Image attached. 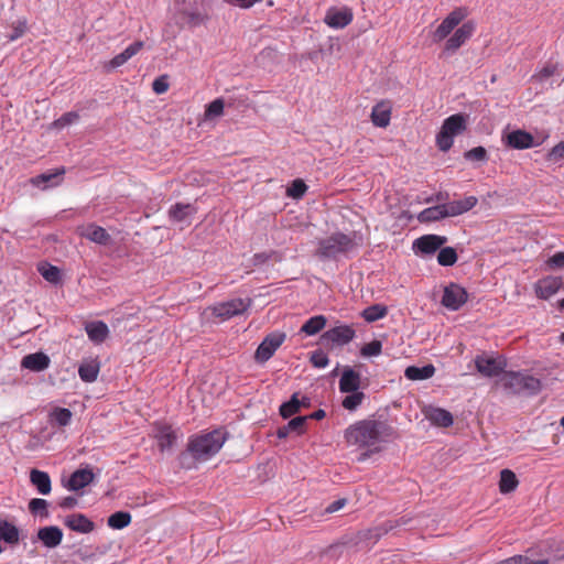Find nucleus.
I'll return each mask as SVG.
<instances>
[{"mask_svg": "<svg viewBox=\"0 0 564 564\" xmlns=\"http://www.w3.org/2000/svg\"><path fill=\"white\" fill-rule=\"evenodd\" d=\"M50 416L58 426H66L70 423L73 413L67 408H55L51 412Z\"/></svg>", "mask_w": 564, "mask_h": 564, "instance_id": "obj_43", "label": "nucleus"}, {"mask_svg": "<svg viewBox=\"0 0 564 564\" xmlns=\"http://www.w3.org/2000/svg\"><path fill=\"white\" fill-rule=\"evenodd\" d=\"M307 422V416H295L289 421L286 424L290 433L295 432L297 435H302L305 433V425Z\"/></svg>", "mask_w": 564, "mask_h": 564, "instance_id": "obj_54", "label": "nucleus"}, {"mask_svg": "<svg viewBox=\"0 0 564 564\" xmlns=\"http://www.w3.org/2000/svg\"><path fill=\"white\" fill-rule=\"evenodd\" d=\"M557 72V64L547 63L538 73L532 76V79L538 82H545Z\"/></svg>", "mask_w": 564, "mask_h": 564, "instance_id": "obj_51", "label": "nucleus"}, {"mask_svg": "<svg viewBox=\"0 0 564 564\" xmlns=\"http://www.w3.org/2000/svg\"><path fill=\"white\" fill-rule=\"evenodd\" d=\"M411 521L410 518L403 516L397 520H387L384 521L386 525H391V531L398 527L406 525Z\"/></svg>", "mask_w": 564, "mask_h": 564, "instance_id": "obj_63", "label": "nucleus"}, {"mask_svg": "<svg viewBox=\"0 0 564 564\" xmlns=\"http://www.w3.org/2000/svg\"><path fill=\"white\" fill-rule=\"evenodd\" d=\"M26 30V23L25 22H19L17 25L12 28V32L8 35L9 41H15L20 39Z\"/></svg>", "mask_w": 564, "mask_h": 564, "instance_id": "obj_58", "label": "nucleus"}, {"mask_svg": "<svg viewBox=\"0 0 564 564\" xmlns=\"http://www.w3.org/2000/svg\"><path fill=\"white\" fill-rule=\"evenodd\" d=\"M86 333L94 343H102L109 334V328L102 321L90 322L86 325Z\"/></svg>", "mask_w": 564, "mask_h": 564, "instance_id": "obj_32", "label": "nucleus"}, {"mask_svg": "<svg viewBox=\"0 0 564 564\" xmlns=\"http://www.w3.org/2000/svg\"><path fill=\"white\" fill-rule=\"evenodd\" d=\"M361 384V377L354 368L346 366L339 379V391L343 393L358 391Z\"/></svg>", "mask_w": 564, "mask_h": 564, "instance_id": "obj_22", "label": "nucleus"}, {"mask_svg": "<svg viewBox=\"0 0 564 564\" xmlns=\"http://www.w3.org/2000/svg\"><path fill=\"white\" fill-rule=\"evenodd\" d=\"M388 314V307L383 304H372L361 311L360 316L368 323L377 322Z\"/></svg>", "mask_w": 564, "mask_h": 564, "instance_id": "obj_38", "label": "nucleus"}, {"mask_svg": "<svg viewBox=\"0 0 564 564\" xmlns=\"http://www.w3.org/2000/svg\"><path fill=\"white\" fill-rule=\"evenodd\" d=\"M143 45V41H135L131 43L126 50H123L121 53L117 54L113 58L110 59L108 67L115 69L123 65L132 56L139 53L142 50Z\"/></svg>", "mask_w": 564, "mask_h": 564, "instance_id": "obj_28", "label": "nucleus"}, {"mask_svg": "<svg viewBox=\"0 0 564 564\" xmlns=\"http://www.w3.org/2000/svg\"><path fill=\"white\" fill-rule=\"evenodd\" d=\"M78 503V500L77 498L73 497V496H67V497H64L59 502H58V506L62 508V509H73L77 506Z\"/></svg>", "mask_w": 564, "mask_h": 564, "instance_id": "obj_60", "label": "nucleus"}, {"mask_svg": "<svg viewBox=\"0 0 564 564\" xmlns=\"http://www.w3.org/2000/svg\"><path fill=\"white\" fill-rule=\"evenodd\" d=\"M382 351V343L378 339H373L370 343L365 344L361 349L360 354L364 357H375L379 356Z\"/></svg>", "mask_w": 564, "mask_h": 564, "instance_id": "obj_48", "label": "nucleus"}, {"mask_svg": "<svg viewBox=\"0 0 564 564\" xmlns=\"http://www.w3.org/2000/svg\"><path fill=\"white\" fill-rule=\"evenodd\" d=\"M468 301V293L462 285L451 282L444 288L442 305L451 311H458Z\"/></svg>", "mask_w": 564, "mask_h": 564, "instance_id": "obj_12", "label": "nucleus"}, {"mask_svg": "<svg viewBox=\"0 0 564 564\" xmlns=\"http://www.w3.org/2000/svg\"><path fill=\"white\" fill-rule=\"evenodd\" d=\"M468 15L466 7L454 9L434 31V42H441L446 39L451 32Z\"/></svg>", "mask_w": 564, "mask_h": 564, "instance_id": "obj_11", "label": "nucleus"}, {"mask_svg": "<svg viewBox=\"0 0 564 564\" xmlns=\"http://www.w3.org/2000/svg\"><path fill=\"white\" fill-rule=\"evenodd\" d=\"M82 236L101 246H108L111 242V236L107 230L96 224H88L84 228Z\"/></svg>", "mask_w": 564, "mask_h": 564, "instance_id": "obj_26", "label": "nucleus"}, {"mask_svg": "<svg viewBox=\"0 0 564 564\" xmlns=\"http://www.w3.org/2000/svg\"><path fill=\"white\" fill-rule=\"evenodd\" d=\"M458 254L453 247H441L437 254V262L442 267H452L457 262Z\"/></svg>", "mask_w": 564, "mask_h": 564, "instance_id": "obj_42", "label": "nucleus"}, {"mask_svg": "<svg viewBox=\"0 0 564 564\" xmlns=\"http://www.w3.org/2000/svg\"><path fill=\"white\" fill-rule=\"evenodd\" d=\"M307 420H316L319 421L326 416V412L323 409H318L314 411L312 414L306 415Z\"/></svg>", "mask_w": 564, "mask_h": 564, "instance_id": "obj_64", "label": "nucleus"}, {"mask_svg": "<svg viewBox=\"0 0 564 564\" xmlns=\"http://www.w3.org/2000/svg\"><path fill=\"white\" fill-rule=\"evenodd\" d=\"M447 217L446 208L443 204L427 207L419 213L417 220L422 224L433 223Z\"/></svg>", "mask_w": 564, "mask_h": 564, "instance_id": "obj_33", "label": "nucleus"}, {"mask_svg": "<svg viewBox=\"0 0 564 564\" xmlns=\"http://www.w3.org/2000/svg\"><path fill=\"white\" fill-rule=\"evenodd\" d=\"M547 264L552 268L564 269V252L560 251L553 254Z\"/></svg>", "mask_w": 564, "mask_h": 564, "instance_id": "obj_59", "label": "nucleus"}, {"mask_svg": "<svg viewBox=\"0 0 564 564\" xmlns=\"http://www.w3.org/2000/svg\"><path fill=\"white\" fill-rule=\"evenodd\" d=\"M95 479V474L93 469L87 466L86 468L76 469L68 478V480L64 484V486L69 491H78L89 484H91Z\"/></svg>", "mask_w": 564, "mask_h": 564, "instance_id": "obj_18", "label": "nucleus"}, {"mask_svg": "<svg viewBox=\"0 0 564 564\" xmlns=\"http://www.w3.org/2000/svg\"><path fill=\"white\" fill-rule=\"evenodd\" d=\"M518 485V478L512 470L506 468L500 471L499 490L501 494L514 491Z\"/></svg>", "mask_w": 564, "mask_h": 564, "instance_id": "obj_37", "label": "nucleus"}, {"mask_svg": "<svg viewBox=\"0 0 564 564\" xmlns=\"http://www.w3.org/2000/svg\"><path fill=\"white\" fill-rule=\"evenodd\" d=\"M286 334L283 332H272L268 334L258 346L254 352V360L258 364H264L276 351V349L284 343Z\"/></svg>", "mask_w": 564, "mask_h": 564, "instance_id": "obj_8", "label": "nucleus"}, {"mask_svg": "<svg viewBox=\"0 0 564 564\" xmlns=\"http://www.w3.org/2000/svg\"><path fill=\"white\" fill-rule=\"evenodd\" d=\"M391 531V525H386L384 522L378 527L360 530L351 536H345L340 542L333 543L326 547L322 554L337 558L341 555L340 549L343 546H358L360 543L371 541L372 544L377 543L383 535Z\"/></svg>", "mask_w": 564, "mask_h": 564, "instance_id": "obj_4", "label": "nucleus"}, {"mask_svg": "<svg viewBox=\"0 0 564 564\" xmlns=\"http://www.w3.org/2000/svg\"><path fill=\"white\" fill-rule=\"evenodd\" d=\"M549 162H558L564 159V141L558 142L554 145L545 156Z\"/></svg>", "mask_w": 564, "mask_h": 564, "instance_id": "obj_55", "label": "nucleus"}, {"mask_svg": "<svg viewBox=\"0 0 564 564\" xmlns=\"http://www.w3.org/2000/svg\"><path fill=\"white\" fill-rule=\"evenodd\" d=\"M564 285V280L561 276H546L536 283L535 292L538 297L547 300L557 293Z\"/></svg>", "mask_w": 564, "mask_h": 564, "instance_id": "obj_20", "label": "nucleus"}, {"mask_svg": "<svg viewBox=\"0 0 564 564\" xmlns=\"http://www.w3.org/2000/svg\"><path fill=\"white\" fill-rule=\"evenodd\" d=\"M262 0H227L228 3L232 6H237L241 9H250L257 2H261Z\"/></svg>", "mask_w": 564, "mask_h": 564, "instance_id": "obj_61", "label": "nucleus"}, {"mask_svg": "<svg viewBox=\"0 0 564 564\" xmlns=\"http://www.w3.org/2000/svg\"><path fill=\"white\" fill-rule=\"evenodd\" d=\"M356 336V330L351 325H339L329 328L319 337V344L327 349L335 346H344L349 344Z\"/></svg>", "mask_w": 564, "mask_h": 564, "instance_id": "obj_7", "label": "nucleus"}, {"mask_svg": "<svg viewBox=\"0 0 564 564\" xmlns=\"http://www.w3.org/2000/svg\"><path fill=\"white\" fill-rule=\"evenodd\" d=\"M467 129V116L463 113H455L449 116L443 121L441 130L436 134V145L443 151L447 152L454 143V137L463 133Z\"/></svg>", "mask_w": 564, "mask_h": 564, "instance_id": "obj_6", "label": "nucleus"}, {"mask_svg": "<svg viewBox=\"0 0 564 564\" xmlns=\"http://www.w3.org/2000/svg\"><path fill=\"white\" fill-rule=\"evenodd\" d=\"M397 432L386 421L362 420L345 431V440L350 445L369 447L379 442H388L395 436Z\"/></svg>", "mask_w": 564, "mask_h": 564, "instance_id": "obj_1", "label": "nucleus"}, {"mask_svg": "<svg viewBox=\"0 0 564 564\" xmlns=\"http://www.w3.org/2000/svg\"><path fill=\"white\" fill-rule=\"evenodd\" d=\"M250 305V300L245 302L242 299H232L226 302H220L210 307L212 314L220 321H227L234 316L240 315L247 311Z\"/></svg>", "mask_w": 564, "mask_h": 564, "instance_id": "obj_10", "label": "nucleus"}, {"mask_svg": "<svg viewBox=\"0 0 564 564\" xmlns=\"http://www.w3.org/2000/svg\"><path fill=\"white\" fill-rule=\"evenodd\" d=\"M299 395H300L299 392H294L291 395L290 400L283 402L280 405L279 412H280V415L283 419H290L291 416H293V415H295L296 413L300 412V399H299Z\"/></svg>", "mask_w": 564, "mask_h": 564, "instance_id": "obj_40", "label": "nucleus"}, {"mask_svg": "<svg viewBox=\"0 0 564 564\" xmlns=\"http://www.w3.org/2000/svg\"><path fill=\"white\" fill-rule=\"evenodd\" d=\"M352 12L349 8H330L325 15V23L334 29H343L352 21Z\"/></svg>", "mask_w": 564, "mask_h": 564, "instance_id": "obj_21", "label": "nucleus"}, {"mask_svg": "<svg viewBox=\"0 0 564 564\" xmlns=\"http://www.w3.org/2000/svg\"><path fill=\"white\" fill-rule=\"evenodd\" d=\"M327 319L324 315L310 317L301 327V333L313 336L326 326Z\"/></svg>", "mask_w": 564, "mask_h": 564, "instance_id": "obj_39", "label": "nucleus"}, {"mask_svg": "<svg viewBox=\"0 0 564 564\" xmlns=\"http://www.w3.org/2000/svg\"><path fill=\"white\" fill-rule=\"evenodd\" d=\"M170 85L167 75H161L152 83V89L158 95L166 93Z\"/></svg>", "mask_w": 564, "mask_h": 564, "instance_id": "obj_56", "label": "nucleus"}, {"mask_svg": "<svg viewBox=\"0 0 564 564\" xmlns=\"http://www.w3.org/2000/svg\"><path fill=\"white\" fill-rule=\"evenodd\" d=\"M226 440L227 432L223 429H215L191 436L186 451L196 460H207L220 451Z\"/></svg>", "mask_w": 564, "mask_h": 564, "instance_id": "obj_2", "label": "nucleus"}, {"mask_svg": "<svg viewBox=\"0 0 564 564\" xmlns=\"http://www.w3.org/2000/svg\"><path fill=\"white\" fill-rule=\"evenodd\" d=\"M478 203L477 197L468 196L464 199L453 200L448 203H443L446 208L447 217L459 216L464 213L469 212L474 208Z\"/></svg>", "mask_w": 564, "mask_h": 564, "instance_id": "obj_25", "label": "nucleus"}, {"mask_svg": "<svg viewBox=\"0 0 564 564\" xmlns=\"http://www.w3.org/2000/svg\"><path fill=\"white\" fill-rule=\"evenodd\" d=\"M36 539L47 549L57 547L63 540V531L56 525H47L40 528L36 533Z\"/></svg>", "mask_w": 564, "mask_h": 564, "instance_id": "obj_19", "label": "nucleus"}, {"mask_svg": "<svg viewBox=\"0 0 564 564\" xmlns=\"http://www.w3.org/2000/svg\"><path fill=\"white\" fill-rule=\"evenodd\" d=\"M357 232L352 236L335 232L319 240L316 256L322 260L336 259L338 254H346L359 246L356 241Z\"/></svg>", "mask_w": 564, "mask_h": 564, "instance_id": "obj_5", "label": "nucleus"}, {"mask_svg": "<svg viewBox=\"0 0 564 564\" xmlns=\"http://www.w3.org/2000/svg\"><path fill=\"white\" fill-rule=\"evenodd\" d=\"M21 541L20 528L7 518H0V554L4 551L2 543L14 547Z\"/></svg>", "mask_w": 564, "mask_h": 564, "instance_id": "obj_14", "label": "nucleus"}, {"mask_svg": "<svg viewBox=\"0 0 564 564\" xmlns=\"http://www.w3.org/2000/svg\"><path fill=\"white\" fill-rule=\"evenodd\" d=\"M64 524L72 531L78 533H90L95 529V523L83 513H73L64 519Z\"/></svg>", "mask_w": 564, "mask_h": 564, "instance_id": "obj_23", "label": "nucleus"}, {"mask_svg": "<svg viewBox=\"0 0 564 564\" xmlns=\"http://www.w3.org/2000/svg\"><path fill=\"white\" fill-rule=\"evenodd\" d=\"M425 416L436 426L449 427L454 423L452 413L442 408H430Z\"/></svg>", "mask_w": 564, "mask_h": 564, "instance_id": "obj_30", "label": "nucleus"}, {"mask_svg": "<svg viewBox=\"0 0 564 564\" xmlns=\"http://www.w3.org/2000/svg\"><path fill=\"white\" fill-rule=\"evenodd\" d=\"M435 373V367L432 364H427L423 367L409 366L404 371L406 379L412 381L430 379Z\"/></svg>", "mask_w": 564, "mask_h": 564, "instance_id": "obj_34", "label": "nucleus"}, {"mask_svg": "<svg viewBox=\"0 0 564 564\" xmlns=\"http://www.w3.org/2000/svg\"><path fill=\"white\" fill-rule=\"evenodd\" d=\"M505 144L510 149L525 150L535 147L534 137L525 130H514L503 138Z\"/></svg>", "mask_w": 564, "mask_h": 564, "instance_id": "obj_17", "label": "nucleus"}, {"mask_svg": "<svg viewBox=\"0 0 564 564\" xmlns=\"http://www.w3.org/2000/svg\"><path fill=\"white\" fill-rule=\"evenodd\" d=\"M48 502L45 499L33 498L29 502V511L33 516H40L42 518H48L50 513L47 511Z\"/></svg>", "mask_w": 564, "mask_h": 564, "instance_id": "obj_45", "label": "nucleus"}, {"mask_svg": "<svg viewBox=\"0 0 564 564\" xmlns=\"http://www.w3.org/2000/svg\"><path fill=\"white\" fill-rule=\"evenodd\" d=\"M195 213L196 208L192 204L176 203L170 207L167 214L171 221L181 223Z\"/></svg>", "mask_w": 564, "mask_h": 564, "instance_id": "obj_35", "label": "nucleus"}, {"mask_svg": "<svg viewBox=\"0 0 564 564\" xmlns=\"http://www.w3.org/2000/svg\"><path fill=\"white\" fill-rule=\"evenodd\" d=\"M79 119V115L76 111H68L63 113L58 119L53 122V127L56 129H63L66 126H69L76 122Z\"/></svg>", "mask_w": 564, "mask_h": 564, "instance_id": "obj_50", "label": "nucleus"}, {"mask_svg": "<svg viewBox=\"0 0 564 564\" xmlns=\"http://www.w3.org/2000/svg\"><path fill=\"white\" fill-rule=\"evenodd\" d=\"M464 158L468 161L486 162L488 160V153L484 147L479 145L466 151Z\"/></svg>", "mask_w": 564, "mask_h": 564, "instance_id": "obj_49", "label": "nucleus"}, {"mask_svg": "<svg viewBox=\"0 0 564 564\" xmlns=\"http://www.w3.org/2000/svg\"><path fill=\"white\" fill-rule=\"evenodd\" d=\"M51 359L50 357L42 352H33L24 356L21 360V367L24 369H29L34 372H40L50 367Z\"/></svg>", "mask_w": 564, "mask_h": 564, "instance_id": "obj_24", "label": "nucleus"}, {"mask_svg": "<svg viewBox=\"0 0 564 564\" xmlns=\"http://www.w3.org/2000/svg\"><path fill=\"white\" fill-rule=\"evenodd\" d=\"M391 110L382 102L377 104L371 111V121L376 127L386 128L390 123Z\"/></svg>", "mask_w": 564, "mask_h": 564, "instance_id": "obj_36", "label": "nucleus"}, {"mask_svg": "<svg viewBox=\"0 0 564 564\" xmlns=\"http://www.w3.org/2000/svg\"><path fill=\"white\" fill-rule=\"evenodd\" d=\"M274 254H276L275 251L254 253L251 259L252 265H254V267L262 265L265 262H268Z\"/></svg>", "mask_w": 564, "mask_h": 564, "instance_id": "obj_57", "label": "nucleus"}, {"mask_svg": "<svg viewBox=\"0 0 564 564\" xmlns=\"http://www.w3.org/2000/svg\"><path fill=\"white\" fill-rule=\"evenodd\" d=\"M225 108V102L221 98H217L213 100L205 110V116L208 118H215L223 115Z\"/></svg>", "mask_w": 564, "mask_h": 564, "instance_id": "obj_53", "label": "nucleus"}, {"mask_svg": "<svg viewBox=\"0 0 564 564\" xmlns=\"http://www.w3.org/2000/svg\"><path fill=\"white\" fill-rule=\"evenodd\" d=\"M475 367L477 371L487 378L501 377L506 371L507 360L503 357H489L485 354L475 358Z\"/></svg>", "mask_w": 564, "mask_h": 564, "instance_id": "obj_9", "label": "nucleus"}, {"mask_svg": "<svg viewBox=\"0 0 564 564\" xmlns=\"http://www.w3.org/2000/svg\"><path fill=\"white\" fill-rule=\"evenodd\" d=\"M447 242V237L438 235H423L415 239L412 249L415 254L431 256Z\"/></svg>", "mask_w": 564, "mask_h": 564, "instance_id": "obj_13", "label": "nucleus"}, {"mask_svg": "<svg viewBox=\"0 0 564 564\" xmlns=\"http://www.w3.org/2000/svg\"><path fill=\"white\" fill-rule=\"evenodd\" d=\"M41 275L51 283H58L61 281V271L57 267L45 263L39 267Z\"/></svg>", "mask_w": 564, "mask_h": 564, "instance_id": "obj_46", "label": "nucleus"}, {"mask_svg": "<svg viewBox=\"0 0 564 564\" xmlns=\"http://www.w3.org/2000/svg\"><path fill=\"white\" fill-rule=\"evenodd\" d=\"M307 188L308 187L303 180L296 178L292 181L288 187L286 195L293 199H300L305 195Z\"/></svg>", "mask_w": 564, "mask_h": 564, "instance_id": "obj_47", "label": "nucleus"}, {"mask_svg": "<svg viewBox=\"0 0 564 564\" xmlns=\"http://www.w3.org/2000/svg\"><path fill=\"white\" fill-rule=\"evenodd\" d=\"M65 174V169H56L54 171L41 173L34 177L31 178V183L34 186L40 187L41 185H44L43 188L56 186L61 182V177Z\"/></svg>", "mask_w": 564, "mask_h": 564, "instance_id": "obj_27", "label": "nucleus"}, {"mask_svg": "<svg viewBox=\"0 0 564 564\" xmlns=\"http://www.w3.org/2000/svg\"><path fill=\"white\" fill-rule=\"evenodd\" d=\"M475 32V23L467 21L459 26L454 34L446 41L444 52L454 53L456 52L467 40L471 37Z\"/></svg>", "mask_w": 564, "mask_h": 564, "instance_id": "obj_15", "label": "nucleus"}, {"mask_svg": "<svg viewBox=\"0 0 564 564\" xmlns=\"http://www.w3.org/2000/svg\"><path fill=\"white\" fill-rule=\"evenodd\" d=\"M505 391L513 395L533 397L541 392L542 382L527 371H505L497 381Z\"/></svg>", "mask_w": 564, "mask_h": 564, "instance_id": "obj_3", "label": "nucleus"}, {"mask_svg": "<svg viewBox=\"0 0 564 564\" xmlns=\"http://www.w3.org/2000/svg\"><path fill=\"white\" fill-rule=\"evenodd\" d=\"M346 502H347V500L345 498L337 499V500L330 502L326 507V512H328V513L336 512V511L340 510L346 505Z\"/></svg>", "mask_w": 564, "mask_h": 564, "instance_id": "obj_62", "label": "nucleus"}, {"mask_svg": "<svg viewBox=\"0 0 564 564\" xmlns=\"http://www.w3.org/2000/svg\"><path fill=\"white\" fill-rule=\"evenodd\" d=\"M132 517L128 511H116L108 517L107 524L111 529L121 530L131 523Z\"/></svg>", "mask_w": 564, "mask_h": 564, "instance_id": "obj_41", "label": "nucleus"}, {"mask_svg": "<svg viewBox=\"0 0 564 564\" xmlns=\"http://www.w3.org/2000/svg\"><path fill=\"white\" fill-rule=\"evenodd\" d=\"M100 370V362L97 358L84 360L78 367L79 378L87 383L97 380Z\"/></svg>", "mask_w": 564, "mask_h": 564, "instance_id": "obj_29", "label": "nucleus"}, {"mask_svg": "<svg viewBox=\"0 0 564 564\" xmlns=\"http://www.w3.org/2000/svg\"><path fill=\"white\" fill-rule=\"evenodd\" d=\"M310 361L315 368H325L329 359L323 349H316L311 354Z\"/></svg>", "mask_w": 564, "mask_h": 564, "instance_id": "obj_52", "label": "nucleus"}, {"mask_svg": "<svg viewBox=\"0 0 564 564\" xmlns=\"http://www.w3.org/2000/svg\"><path fill=\"white\" fill-rule=\"evenodd\" d=\"M349 394L346 395L341 405L344 409L348 411H355L364 401L365 393L361 391H355V392H348Z\"/></svg>", "mask_w": 564, "mask_h": 564, "instance_id": "obj_44", "label": "nucleus"}, {"mask_svg": "<svg viewBox=\"0 0 564 564\" xmlns=\"http://www.w3.org/2000/svg\"><path fill=\"white\" fill-rule=\"evenodd\" d=\"M154 437L161 452L171 449L176 443L177 435L172 425L164 422L153 424Z\"/></svg>", "mask_w": 564, "mask_h": 564, "instance_id": "obj_16", "label": "nucleus"}, {"mask_svg": "<svg viewBox=\"0 0 564 564\" xmlns=\"http://www.w3.org/2000/svg\"><path fill=\"white\" fill-rule=\"evenodd\" d=\"M30 481L41 495H48L52 490L51 478L46 471L32 469L30 473Z\"/></svg>", "mask_w": 564, "mask_h": 564, "instance_id": "obj_31", "label": "nucleus"}]
</instances>
